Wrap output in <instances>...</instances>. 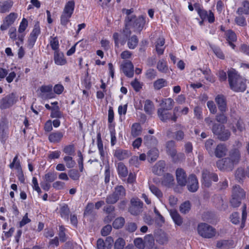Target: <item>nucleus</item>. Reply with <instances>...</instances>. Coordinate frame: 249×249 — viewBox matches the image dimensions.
Returning a JSON list of instances; mask_svg holds the SVG:
<instances>
[{"label": "nucleus", "instance_id": "f257e3e1", "mask_svg": "<svg viewBox=\"0 0 249 249\" xmlns=\"http://www.w3.org/2000/svg\"><path fill=\"white\" fill-rule=\"evenodd\" d=\"M228 81L231 89L236 92L244 91L246 89V81L233 69L228 71Z\"/></svg>", "mask_w": 249, "mask_h": 249}, {"label": "nucleus", "instance_id": "f03ea898", "mask_svg": "<svg viewBox=\"0 0 249 249\" xmlns=\"http://www.w3.org/2000/svg\"><path fill=\"white\" fill-rule=\"evenodd\" d=\"M145 24V18L141 16L137 18L135 16H128L125 19V27L132 28L133 31L140 33Z\"/></svg>", "mask_w": 249, "mask_h": 249}, {"label": "nucleus", "instance_id": "7ed1b4c3", "mask_svg": "<svg viewBox=\"0 0 249 249\" xmlns=\"http://www.w3.org/2000/svg\"><path fill=\"white\" fill-rule=\"evenodd\" d=\"M176 143L173 141H169L166 143V151L172 158L173 161L175 162H178L184 158V155L181 153H177L175 148Z\"/></svg>", "mask_w": 249, "mask_h": 249}, {"label": "nucleus", "instance_id": "20e7f679", "mask_svg": "<svg viewBox=\"0 0 249 249\" xmlns=\"http://www.w3.org/2000/svg\"><path fill=\"white\" fill-rule=\"evenodd\" d=\"M213 133L217 136V138L222 141L228 140L230 136L231 132L228 129H226L223 125L219 124H214L212 127Z\"/></svg>", "mask_w": 249, "mask_h": 249}, {"label": "nucleus", "instance_id": "39448f33", "mask_svg": "<svg viewBox=\"0 0 249 249\" xmlns=\"http://www.w3.org/2000/svg\"><path fill=\"white\" fill-rule=\"evenodd\" d=\"M197 231L200 236L206 238H211L216 234L215 229L206 223L199 224L197 227Z\"/></svg>", "mask_w": 249, "mask_h": 249}, {"label": "nucleus", "instance_id": "423d86ee", "mask_svg": "<svg viewBox=\"0 0 249 249\" xmlns=\"http://www.w3.org/2000/svg\"><path fill=\"white\" fill-rule=\"evenodd\" d=\"M131 34V31L129 28L125 27L123 30L122 35H120L118 33H114L113 35V39L114 41L115 46L119 48L120 44L124 45Z\"/></svg>", "mask_w": 249, "mask_h": 249}, {"label": "nucleus", "instance_id": "0eeeda50", "mask_svg": "<svg viewBox=\"0 0 249 249\" xmlns=\"http://www.w3.org/2000/svg\"><path fill=\"white\" fill-rule=\"evenodd\" d=\"M240 191V193H241L240 197H245L246 194L245 191L239 185H235L233 187L232 197L230 201V203L231 206L234 208L239 207L241 203V200L243 199L242 198H238L236 194L237 192Z\"/></svg>", "mask_w": 249, "mask_h": 249}, {"label": "nucleus", "instance_id": "6e6552de", "mask_svg": "<svg viewBox=\"0 0 249 249\" xmlns=\"http://www.w3.org/2000/svg\"><path fill=\"white\" fill-rule=\"evenodd\" d=\"M18 97L14 93H11L0 100V108L1 109L8 108L16 103Z\"/></svg>", "mask_w": 249, "mask_h": 249}, {"label": "nucleus", "instance_id": "1a4fd4ad", "mask_svg": "<svg viewBox=\"0 0 249 249\" xmlns=\"http://www.w3.org/2000/svg\"><path fill=\"white\" fill-rule=\"evenodd\" d=\"M131 205L129 212L133 215H137L142 211L143 203L137 197H133L130 200Z\"/></svg>", "mask_w": 249, "mask_h": 249}, {"label": "nucleus", "instance_id": "9d476101", "mask_svg": "<svg viewBox=\"0 0 249 249\" xmlns=\"http://www.w3.org/2000/svg\"><path fill=\"white\" fill-rule=\"evenodd\" d=\"M202 177L204 185L207 187L210 186V182L212 180L214 181H218L217 175L213 173H211L207 170H203L202 173Z\"/></svg>", "mask_w": 249, "mask_h": 249}, {"label": "nucleus", "instance_id": "9b49d317", "mask_svg": "<svg viewBox=\"0 0 249 249\" xmlns=\"http://www.w3.org/2000/svg\"><path fill=\"white\" fill-rule=\"evenodd\" d=\"M18 18L17 13L12 12L5 17L3 20V24L0 26V30L4 31L7 30L10 26L13 24Z\"/></svg>", "mask_w": 249, "mask_h": 249}, {"label": "nucleus", "instance_id": "f8f14e48", "mask_svg": "<svg viewBox=\"0 0 249 249\" xmlns=\"http://www.w3.org/2000/svg\"><path fill=\"white\" fill-rule=\"evenodd\" d=\"M217 167L221 170H231L234 165L228 158L219 160L216 162Z\"/></svg>", "mask_w": 249, "mask_h": 249}, {"label": "nucleus", "instance_id": "ddd939ff", "mask_svg": "<svg viewBox=\"0 0 249 249\" xmlns=\"http://www.w3.org/2000/svg\"><path fill=\"white\" fill-rule=\"evenodd\" d=\"M121 69L124 75L129 77L132 78L134 75V66L131 62L126 61L121 66Z\"/></svg>", "mask_w": 249, "mask_h": 249}, {"label": "nucleus", "instance_id": "4468645a", "mask_svg": "<svg viewBox=\"0 0 249 249\" xmlns=\"http://www.w3.org/2000/svg\"><path fill=\"white\" fill-rule=\"evenodd\" d=\"M215 101L221 112L224 113L227 110V100L225 96L218 94L215 98Z\"/></svg>", "mask_w": 249, "mask_h": 249}, {"label": "nucleus", "instance_id": "2eb2a0df", "mask_svg": "<svg viewBox=\"0 0 249 249\" xmlns=\"http://www.w3.org/2000/svg\"><path fill=\"white\" fill-rule=\"evenodd\" d=\"M74 6L73 0L69 1L66 3L61 15L70 18L73 12Z\"/></svg>", "mask_w": 249, "mask_h": 249}, {"label": "nucleus", "instance_id": "dca6fc26", "mask_svg": "<svg viewBox=\"0 0 249 249\" xmlns=\"http://www.w3.org/2000/svg\"><path fill=\"white\" fill-rule=\"evenodd\" d=\"M187 187L189 191L195 192L198 188V181L196 177L194 175L189 176L188 179Z\"/></svg>", "mask_w": 249, "mask_h": 249}, {"label": "nucleus", "instance_id": "f3484780", "mask_svg": "<svg viewBox=\"0 0 249 249\" xmlns=\"http://www.w3.org/2000/svg\"><path fill=\"white\" fill-rule=\"evenodd\" d=\"M169 110L164 108H158L157 110L158 116L163 122H166L168 120H171L172 115L171 112H169Z\"/></svg>", "mask_w": 249, "mask_h": 249}, {"label": "nucleus", "instance_id": "a211bd4d", "mask_svg": "<svg viewBox=\"0 0 249 249\" xmlns=\"http://www.w3.org/2000/svg\"><path fill=\"white\" fill-rule=\"evenodd\" d=\"M165 166V161L160 160L152 167V171L154 174L160 176L164 172Z\"/></svg>", "mask_w": 249, "mask_h": 249}, {"label": "nucleus", "instance_id": "6ab92c4d", "mask_svg": "<svg viewBox=\"0 0 249 249\" xmlns=\"http://www.w3.org/2000/svg\"><path fill=\"white\" fill-rule=\"evenodd\" d=\"M176 177L178 184L182 186L186 184V175L182 169H178L176 171Z\"/></svg>", "mask_w": 249, "mask_h": 249}, {"label": "nucleus", "instance_id": "aec40b11", "mask_svg": "<svg viewBox=\"0 0 249 249\" xmlns=\"http://www.w3.org/2000/svg\"><path fill=\"white\" fill-rule=\"evenodd\" d=\"M176 126L177 129H178V130H176L174 133V138L177 141H183L185 137L184 131H183L184 127L180 124H177Z\"/></svg>", "mask_w": 249, "mask_h": 249}, {"label": "nucleus", "instance_id": "412c9836", "mask_svg": "<svg viewBox=\"0 0 249 249\" xmlns=\"http://www.w3.org/2000/svg\"><path fill=\"white\" fill-rule=\"evenodd\" d=\"M130 151L122 149H116L114 154V156L118 160H122L128 158L131 155Z\"/></svg>", "mask_w": 249, "mask_h": 249}, {"label": "nucleus", "instance_id": "4be33fe9", "mask_svg": "<svg viewBox=\"0 0 249 249\" xmlns=\"http://www.w3.org/2000/svg\"><path fill=\"white\" fill-rule=\"evenodd\" d=\"M175 104V102L171 98H165L161 100L160 104V108L171 110Z\"/></svg>", "mask_w": 249, "mask_h": 249}, {"label": "nucleus", "instance_id": "5701e85b", "mask_svg": "<svg viewBox=\"0 0 249 249\" xmlns=\"http://www.w3.org/2000/svg\"><path fill=\"white\" fill-rule=\"evenodd\" d=\"M13 5L11 0H2L0 1V13L8 12Z\"/></svg>", "mask_w": 249, "mask_h": 249}, {"label": "nucleus", "instance_id": "b1692460", "mask_svg": "<svg viewBox=\"0 0 249 249\" xmlns=\"http://www.w3.org/2000/svg\"><path fill=\"white\" fill-rule=\"evenodd\" d=\"M54 61L57 65H64L67 63L63 53L58 51H55L54 53Z\"/></svg>", "mask_w": 249, "mask_h": 249}, {"label": "nucleus", "instance_id": "393cba45", "mask_svg": "<svg viewBox=\"0 0 249 249\" xmlns=\"http://www.w3.org/2000/svg\"><path fill=\"white\" fill-rule=\"evenodd\" d=\"M228 158L231 160L234 165L237 164L240 159L239 151L236 149L231 150Z\"/></svg>", "mask_w": 249, "mask_h": 249}, {"label": "nucleus", "instance_id": "a878e982", "mask_svg": "<svg viewBox=\"0 0 249 249\" xmlns=\"http://www.w3.org/2000/svg\"><path fill=\"white\" fill-rule=\"evenodd\" d=\"M63 137L62 132L57 131L51 133L49 136V140L51 142L57 143L59 142Z\"/></svg>", "mask_w": 249, "mask_h": 249}, {"label": "nucleus", "instance_id": "bb28decb", "mask_svg": "<svg viewBox=\"0 0 249 249\" xmlns=\"http://www.w3.org/2000/svg\"><path fill=\"white\" fill-rule=\"evenodd\" d=\"M227 152L226 146L223 144H218L214 151V155L217 158H221L225 156Z\"/></svg>", "mask_w": 249, "mask_h": 249}, {"label": "nucleus", "instance_id": "cd10ccee", "mask_svg": "<svg viewBox=\"0 0 249 249\" xmlns=\"http://www.w3.org/2000/svg\"><path fill=\"white\" fill-rule=\"evenodd\" d=\"M174 181L173 175L167 173L163 176L161 180V184L165 186L170 187L173 184Z\"/></svg>", "mask_w": 249, "mask_h": 249}, {"label": "nucleus", "instance_id": "c85d7f7f", "mask_svg": "<svg viewBox=\"0 0 249 249\" xmlns=\"http://www.w3.org/2000/svg\"><path fill=\"white\" fill-rule=\"evenodd\" d=\"M226 36L229 45L234 49L235 45L232 42L236 40V36L235 34L231 30H228L226 33Z\"/></svg>", "mask_w": 249, "mask_h": 249}, {"label": "nucleus", "instance_id": "c756f323", "mask_svg": "<svg viewBox=\"0 0 249 249\" xmlns=\"http://www.w3.org/2000/svg\"><path fill=\"white\" fill-rule=\"evenodd\" d=\"M242 6L238 8L236 13L239 15H248L249 14V2L245 0L242 2Z\"/></svg>", "mask_w": 249, "mask_h": 249}, {"label": "nucleus", "instance_id": "7c9ffc66", "mask_svg": "<svg viewBox=\"0 0 249 249\" xmlns=\"http://www.w3.org/2000/svg\"><path fill=\"white\" fill-rule=\"evenodd\" d=\"M113 194L118 197V200L120 198L125 196V189L122 185H119L115 187Z\"/></svg>", "mask_w": 249, "mask_h": 249}, {"label": "nucleus", "instance_id": "2f4dec72", "mask_svg": "<svg viewBox=\"0 0 249 249\" xmlns=\"http://www.w3.org/2000/svg\"><path fill=\"white\" fill-rule=\"evenodd\" d=\"M156 240L160 245L166 244L168 241V236L166 233L161 232L156 237Z\"/></svg>", "mask_w": 249, "mask_h": 249}, {"label": "nucleus", "instance_id": "473e14b6", "mask_svg": "<svg viewBox=\"0 0 249 249\" xmlns=\"http://www.w3.org/2000/svg\"><path fill=\"white\" fill-rule=\"evenodd\" d=\"M127 46L130 49H134L137 46L139 39L136 35L127 38Z\"/></svg>", "mask_w": 249, "mask_h": 249}, {"label": "nucleus", "instance_id": "72a5a7b5", "mask_svg": "<svg viewBox=\"0 0 249 249\" xmlns=\"http://www.w3.org/2000/svg\"><path fill=\"white\" fill-rule=\"evenodd\" d=\"M143 142L144 144L148 146H155L157 145L158 141L154 136L151 135H146L144 137Z\"/></svg>", "mask_w": 249, "mask_h": 249}, {"label": "nucleus", "instance_id": "f704fd0d", "mask_svg": "<svg viewBox=\"0 0 249 249\" xmlns=\"http://www.w3.org/2000/svg\"><path fill=\"white\" fill-rule=\"evenodd\" d=\"M170 213L176 224L178 225H181L183 222L182 219L177 211L174 210H171Z\"/></svg>", "mask_w": 249, "mask_h": 249}, {"label": "nucleus", "instance_id": "c9c22d12", "mask_svg": "<svg viewBox=\"0 0 249 249\" xmlns=\"http://www.w3.org/2000/svg\"><path fill=\"white\" fill-rule=\"evenodd\" d=\"M167 85V81L163 78H159L154 82L153 87L155 89L159 90Z\"/></svg>", "mask_w": 249, "mask_h": 249}, {"label": "nucleus", "instance_id": "e433bc0d", "mask_svg": "<svg viewBox=\"0 0 249 249\" xmlns=\"http://www.w3.org/2000/svg\"><path fill=\"white\" fill-rule=\"evenodd\" d=\"M159 151L156 148H153L150 150L147 153V156L149 162H154L159 157Z\"/></svg>", "mask_w": 249, "mask_h": 249}, {"label": "nucleus", "instance_id": "4c0bfd02", "mask_svg": "<svg viewBox=\"0 0 249 249\" xmlns=\"http://www.w3.org/2000/svg\"><path fill=\"white\" fill-rule=\"evenodd\" d=\"M118 172L119 175L122 177H126L128 175L127 168L122 162L118 163Z\"/></svg>", "mask_w": 249, "mask_h": 249}, {"label": "nucleus", "instance_id": "58836bf2", "mask_svg": "<svg viewBox=\"0 0 249 249\" xmlns=\"http://www.w3.org/2000/svg\"><path fill=\"white\" fill-rule=\"evenodd\" d=\"M154 109V106L152 102L149 100H147L145 102V104L144 106V111L148 114H151L153 112V111Z\"/></svg>", "mask_w": 249, "mask_h": 249}, {"label": "nucleus", "instance_id": "ea45409f", "mask_svg": "<svg viewBox=\"0 0 249 249\" xmlns=\"http://www.w3.org/2000/svg\"><path fill=\"white\" fill-rule=\"evenodd\" d=\"M157 68L160 71L163 73H166L168 71L166 62L163 59L158 61Z\"/></svg>", "mask_w": 249, "mask_h": 249}, {"label": "nucleus", "instance_id": "a19ab883", "mask_svg": "<svg viewBox=\"0 0 249 249\" xmlns=\"http://www.w3.org/2000/svg\"><path fill=\"white\" fill-rule=\"evenodd\" d=\"M40 90L42 93H48V98H51L53 97V94L52 92V86H42L40 88Z\"/></svg>", "mask_w": 249, "mask_h": 249}, {"label": "nucleus", "instance_id": "79ce46f5", "mask_svg": "<svg viewBox=\"0 0 249 249\" xmlns=\"http://www.w3.org/2000/svg\"><path fill=\"white\" fill-rule=\"evenodd\" d=\"M70 209L67 205H64L60 209V213L62 218L68 220V216L70 213Z\"/></svg>", "mask_w": 249, "mask_h": 249}, {"label": "nucleus", "instance_id": "37998d69", "mask_svg": "<svg viewBox=\"0 0 249 249\" xmlns=\"http://www.w3.org/2000/svg\"><path fill=\"white\" fill-rule=\"evenodd\" d=\"M149 188L151 192L155 195L158 198L160 199L162 197L163 194L158 187L154 185H150Z\"/></svg>", "mask_w": 249, "mask_h": 249}, {"label": "nucleus", "instance_id": "c03bdc74", "mask_svg": "<svg viewBox=\"0 0 249 249\" xmlns=\"http://www.w3.org/2000/svg\"><path fill=\"white\" fill-rule=\"evenodd\" d=\"M246 176V172L245 173L243 169L238 168L236 171L235 177L239 182L243 181Z\"/></svg>", "mask_w": 249, "mask_h": 249}, {"label": "nucleus", "instance_id": "a18cd8bd", "mask_svg": "<svg viewBox=\"0 0 249 249\" xmlns=\"http://www.w3.org/2000/svg\"><path fill=\"white\" fill-rule=\"evenodd\" d=\"M141 130L140 124L138 123H135L132 126L131 134L133 136L136 137L141 134Z\"/></svg>", "mask_w": 249, "mask_h": 249}, {"label": "nucleus", "instance_id": "49530a36", "mask_svg": "<svg viewBox=\"0 0 249 249\" xmlns=\"http://www.w3.org/2000/svg\"><path fill=\"white\" fill-rule=\"evenodd\" d=\"M206 150L208 151L210 155L213 154V149L214 147V141L212 139H209L206 141L205 145Z\"/></svg>", "mask_w": 249, "mask_h": 249}, {"label": "nucleus", "instance_id": "de8ad7c7", "mask_svg": "<svg viewBox=\"0 0 249 249\" xmlns=\"http://www.w3.org/2000/svg\"><path fill=\"white\" fill-rule=\"evenodd\" d=\"M125 223L124 219L122 217L116 218L113 223V227L115 229H119L121 228L124 225Z\"/></svg>", "mask_w": 249, "mask_h": 249}, {"label": "nucleus", "instance_id": "09e8293b", "mask_svg": "<svg viewBox=\"0 0 249 249\" xmlns=\"http://www.w3.org/2000/svg\"><path fill=\"white\" fill-rule=\"evenodd\" d=\"M233 242L230 240H221L217 242L216 247L220 249H225L229 246H232Z\"/></svg>", "mask_w": 249, "mask_h": 249}, {"label": "nucleus", "instance_id": "8fccbe9b", "mask_svg": "<svg viewBox=\"0 0 249 249\" xmlns=\"http://www.w3.org/2000/svg\"><path fill=\"white\" fill-rule=\"evenodd\" d=\"M51 116L52 118H60L62 117V113L59 111L58 106L52 107Z\"/></svg>", "mask_w": 249, "mask_h": 249}, {"label": "nucleus", "instance_id": "3c124183", "mask_svg": "<svg viewBox=\"0 0 249 249\" xmlns=\"http://www.w3.org/2000/svg\"><path fill=\"white\" fill-rule=\"evenodd\" d=\"M125 245L124 240L122 238H118L114 243L115 249H123Z\"/></svg>", "mask_w": 249, "mask_h": 249}, {"label": "nucleus", "instance_id": "603ef678", "mask_svg": "<svg viewBox=\"0 0 249 249\" xmlns=\"http://www.w3.org/2000/svg\"><path fill=\"white\" fill-rule=\"evenodd\" d=\"M57 178L56 175L52 172H49L46 174L44 177V180L51 183L55 180Z\"/></svg>", "mask_w": 249, "mask_h": 249}, {"label": "nucleus", "instance_id": "864d4df0", "mask_svg": "<svg viewBox=\"0 0 249 249\" xmlns=\"http://www.w3.org/2000/svg\"><path fill=\"white\" fill-rule=\"evenodd\" d=\"M191 205L189 201H185L180 206L179 209L181 213H186L190 210Z\"/></svg>", "mask_w": 249, "mask_h": 249}, {"label": "nucleus", "instance_id": "5fc2aeb1", "mask_svg": "<svg viewBox=\"0 0 249 249\" xmlns=\"http://www.w3.org/2000/svg\"><path fill=\"white\" fill-rule=\"evenodd\" d=\"M50 46L52 49L55 51H58L59 42L56 37H51L50 38Z\"/></svg>", "mask_w": 249, "mask_h": 249}, {"label": "nucleus", "instance_id": "6e6d98bb", "mask_svg": "<svg viewBox=\"0 0 249 249\" xmlns=\"http://www.w3.org/2000/svg\"><path fill=\"white\" fill-rule=\"evenodd\" d=\"M118 200V197L113 193L108 195L106 199V202L108 204H114Z\"/></svg>", "mask_w": 249, "mask_h": 249}, {"label": "nucleus", "instance_id": "4d7b16f0", "mask_svg": "<svg viewBox=\"0 0 249 249\" xmlns=\"http://www.w3.org/2000/svg\"><path fill=\"white\" fill-rule=\"evenodd\" d=\"M215 120L219 123L226 124L227 122V117L224 113L221 112L215 116Z\"/></svg>", "mask_w": 249, "mask_h": 249}, {"label": "nucleus", "instance_id": "13d9d810", "mask_svg": "<svg viewBox=\"0 0 249 249\" xmlns=\"http://www.w3.org/2000/svg\"><path fill=\"white\" fill-rule=\"evenodd\" d=\"M64 160L66 163V166L68 168H73L75 165V162L72 160V158L70 156H66L64 158Z\"/></svg>", "mask_w": 249, "mask_h": 249}, {"label": "nucleus", "instance_id": "bf43d9fd", "mask_svg": "<svg viewBox=\"0 0 249 249\" xmlns=\"http://www.w3.org/2000/svg\"><path fill=\"white\" fill-rule=\"evenodd\" d=\"M69 176L73 180H77L79 179L80 175L77 170H70L69 172Z\"/></svg>", "mask_w": 249, "mask_h": 249}, {"label": "nucleus", "instance_id": "052dcab7", "mask_svg": "<svg viewBox=\"0 0 249 249\" xmlns=\"http://www.w3.org/2000/svg\"><path fill=\"white\" fill-rule=\"evenodd\" d=\"M234 21L235 23L239 26H245L247 25L246 19L242 16L236 17L235 18Z\"/></svg>", "mask_w": 249, "mask_h": 249}, {"label": "nucleus", "instance_id": "680f3d73", "mask_svg": "<svg viewBox=\"0 0 249 249\" xmlns=\"http://www.w3.org/2000/svg\"><path fill=\"white\" fill-rule=\"evenodd\" d=\"M207 106L208 108H209L210 112L214 114L217 112V108L216 107L215 105L214 104V102L212 101H209L207 103Z\"/></svg>", "mask_w": 249, "mask_h": 249}, {"label": "nucleus", "instance_id": "e2e57ef3", "mask_svg": "<svg viewBox=\"0 0 249 249\" xmlns=\"http://www.w3.org/2000/svg\"><path fill=\"white\" fill-rule=\"evenodd\" d=\"M196 10L198 14L200 16V18L202 20H205L207 18L208 16V12L204 9H201L199 7L196 8Z\"/></svg>", "mask_w": 249, "mask_h": 249}, {"label": "nucleus", "instance_id": "0e129e2a", "mask_svg": "<svg viewBox=\"0 0 249 249\" xmlns=\"http://www.w3.org/2000/svg\"><path fill=\"white\" fill-rule=\"evenodd\" d=\"M7 123L6 121H1L0 123V135L3 136L6 133V131L7 129Z\"/></svg>", "mask_w": 249, "mask_h": 249}, {"label": "nucleus", "instance_id": "69168bd1", "mask_svg": "<svg viewBox=\"0 0 249 249\" xmlns=\"http://www.w3.org/2000/svg\"><path fill=\"white\" fill-rule=\"evenodd\" d=\"M27 26H28V21L26 18H23L22 19V21L20 23V25L18 28V31L20 33H23L25 30L26 28L27 27Z\"/></svg>", "mask_w": 249, "mask_h": 249}, {"label": "nucleus", "instance_id": "338daca9", "mask_svg": "<svg viewBox=\"0 0 249 249\" xmlns=\"http://www.w3.org/2000/svg\"><path fill=\"white\" fill-rule=\"evenodd\" d=\"M231 222L234 224H237L239 223V214L238 213L234 212L230 216Z\"/></svg>", "mask_w": 249, "mask_h": 249}, {"label": "nucleus", "instance_id": "774afa93", "mask_svg": "<svg viewBox=\"0 0 249 249\" xmlns=\"http://www.w3.org/2000/svg\"><path fill=\"white\" fill-rule=\"evenodd\" d=\"M134 244L135 246L139 249H143L144 248V244L142 239L141 238H137L134 240Z\"/></svg>", "mask_w": 249, "mask_h": 249}]
</instances>
